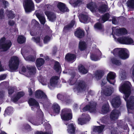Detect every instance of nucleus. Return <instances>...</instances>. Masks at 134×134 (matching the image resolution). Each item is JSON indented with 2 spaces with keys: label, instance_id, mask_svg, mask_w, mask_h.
<instances>
[{
  "label": "nucleus",
  "instance_id": "de8ad7c7",
  "mask_svg": "<svg viewBox=\"0 0 134 134\" xmlns=\"http://www.w3.org/2000/svg\"><path fill=\"white\" fill-rule=\"evenodd\" d=\"M7 16L9 18L13 19L14 17V15L11 11H7Z\"/></svg>",
  "mask_w": 134,
  "mask_h": 134
},
{
  "label": "nucleus",
  "instance_id": "bf43d9fd",
  "mask_svg": "<svg viewBox=\"0 0 134 134\" xmlns=\"http://www.w3.org/2000/svg\"><path fill=\"white\" fill-rule=\"evenodd\" d=\"M76 80L75 79H72L71 78L68 81V82L71 85H73L75 82Z\"/></svg>",
  "mask_w": 134,
  "mask_h": 134
},
{
  "label": "nucleus",
  "instance_id": "412c9836",
  "mask_svg": "<svg viewBox=\"0 0 134 134\" xmlns=\"http://www.w3.org/2000/svg\"><path fill=\"white\" fill-rule=\"evenodd\" d=\"M74 34L76 36L80 38L83 37L85 35L83 30L80 28L77 29L76 30Z\"/></svg>",
  "mask_w": 134,
  "mask_h": 134
},
{
  "label": "nucleus",
  "instance_id": "58836bf2",
  "mask_svg": "<svg viewBox=\"0 0 134 134\" xmlns=\"http://www.w3.org/2000/svg\"><path fill=\"white\" fill-rule=\"evenodd\" d=\"M79 71L83 74H85L88 72L87 70L85 69L84 66L81 65L79 66Z\"/></svg>",
  "mask_w": 134,
  "mask_h": 134
},
{
  "label": "nucleus",
  "instance_id": "2f4dec72",
  "mask_svg": "<svg viewBox=\"0 0 134 134\" xmlns=\"http://www.w3.org/2000/svg\"><path fill=\"white\" fill-rule=\"evenodd\" d=\"M114 91V89L112 87H109L106 88L104 92V94L107 96H110L113 92Z\"/></svg>",
  "mask_w": 134,
  "mask_h": 134
},
{
  "label": "nucleus",
  "instance_id": "7ed1b4c3",
  "mask_svg": "<svg viewBox=\"0 0 134 134\" xmlns=\"http://www.w3.org/2000/svg\"><path fill=\"white\" fill-rule=\"evenodd\" d=\"M61 117L64 120V123L67 125L68 123L66 121L71 119L72 118L71 110L70 109H65L62 111Z\"/></svg>",
  "mask_w": 134,
  "mask_h": 134
},
{
  "label": "nucleus",
  "instance_id": "c9c22d12",
  "mask_svg": "<svg viewBox=\"0 0 134 134\" xmlns=\"http://www.w3.org/2000/svg\"><path fill=\"white\" fill-rule=\"evenodd\" d=\"M36 15L39 20L41 23L42 24H44L45 23V19L44 16L38 13L36 14Z\"/></svg>",
  "mask_w": 134,
  "mask_h": 134
},
{
  "label": "nucleus",
  "instance_id": "4c0bfd02",
  "mask_svg": "<svg viewBox=\"0 0 134 134\" xmlns=\"http://www.w3.org/2000/svg\"><path fill=\"white\" fill-rule=\"evenodd\" d=\"M25 41V38L24 36H19L17 39L18 42L20 44H22L24 43Z\"/></svg>",
  "mask_w": 134,
  "mask_h": 134
},
{
  "label": "nucleus",
  "instance_id": "6e6d98bb",
  "mask_svg": "<svg viewBox=\"0 0 134 134\" xmlns=\"http://www.w3.org/2000/svg\"><path fill=\"white\" fill-rule=\"evenodd\" d=\"M50 39V38L48 36H46L44 38L43 40L44 43H46L49 41Z\"/></svg>",
  "mask_w": 134,
  "mask_h": 134
},
{
  "label": "nucleus",
  "instance_id": "c85d7f7f",
  "mask_svg": "<svg viewBox=\"0 0 134 134\" xmlns=\"http://www.w3.org/2000/svg\"><path fill=\"white\" fill-rule=\"evenodd\" d=\"M87 7L92 12H96L97 8L96 7V5L95 3L94 2H91L87 5Z\"/></svg>",
  "mask_w": 134,
  "mask_h": 134
},
{
  "label": "nucleus",
  "instance_id": "39448f33",
  "mask_svg": "<svg viewBox=\"0 0 134 134\" xmlns=\"http://www.w3.org/2000/svg\"><path fill=\"white\" fill-rule=\"evenodd\" d=\"M40 114V116L37 118H33L30 119L29 121L33 125L38 126L40 125L43 123V113L40 110H39Z\"/></svg>",
  "mask_w": 134,
  "mask_h": 134
},
{
  "label": "nucleus",
  "instance_id": "9d476101",
  "mask_svg": "<svg viewBox=\"0 0 134 134\" xmlns=\"http://www.w3.org/2000/svg\"><path fill=\"white\" fill-rule=\"evenodd\" d=\"M85 86L81 82H75L74 89L75 91H78L81 92L83 90H85Z\"/></svg>",
  "mask_w": 134,
  "mask_h": 134
},
{
  "label": "nucleus",
  "instance_id": "0eeeda50",
  "mask_svg": "<svg viewBox=\"0 0 134 134\" xmlns=\"http://www.w3.org/2000/svg\"><path fill=\"white\" fill-rule=\"evenodd\" d=\"M112 35L113 37L115 39L116 38L115 35L119 36L122 34H125L127 33L126 30L125 28H120L118 27H113L112 28Z\"/></svg>",
  "mask_w": 134,
  "mask_h": 134
},
{
  "label": "nucleus",
  "instance_id": "9b49d317",
  "mask_svg": "<svg viewBox=\"0 0 134 134\" xmlns=\"http://www.w3.org/2000/svg\"><path fill=\"white\" fill-rule=\"evenodd\" d=\"M58 79V77L57 76L53 77L51 78L50 83L48 85V87L50 89H53L56 85Z\"/></svg>",
  "mask_w": 134,
  "mask_h": 134
},
{
  "label": "nucleus",
  "instance_id": "79ce46f5",
  "mask_svg": "<svg viewBox=\"0 0 134 134\" xmlns=\"http://www.w3.org/2000/svg\"><path fill=\"white\" fill-rule=\"evenodd\" d=\"M13 109L12 107H8L5 110L4 115H5V114H7L8 115L10 114L13 112Z\"/></svg>",
  "mask_w": 134,
  "mask_h": 134
},
{
  "label": "nucleus",
  "instance_id": "6ab92c4d",
  "mask_svg": "<svg viewBox=\"0 0 134 134\" xmlns=\"http://www.w3.org/2000/svg\"><path fill=\"white\" fill-rule=\"evenodd\" d=\"M120 114V113L119 111L114 109L113 110L111 113L110 118L113 120H115L118 118Z\"/></svg>",
  "mask_w": 134,
  "mask_h": 134
},
{
  "label": "nucleus",
  "instance_id": "2eb2a0df",
  "mask_svg": "<svg viewBox=\"0 0 134 134\" xmlns=\"http://www.w3.org/2000/svg\"><path fill=\"white\" fill-rule=\"evenodd\" d=\"M28 102L30 105L32 107L31 108L32 110H34V108L35 109H39L40 107L38 103L35 99L31 98L29 99Z\"/></svg>",
  "mask_w": 134,
  "mask_h": 134
},
{
  "label": "nucleus",
  "instance_id": "cd10ccee",
  "mask_svg": "<svg viewBox=\"0 0 134 134\" xmlns=\"http://www.w3.org/2000/svg\"><path fill=\"white\" fill-rule=\"evenodd\" d=\"M67 128V131L69 133H74L75 130L74 125L72 124H70L68 125Z\"/></svg>",
  "mask_w": 134,
  "mask_h": 134
},
{
  "label": "nucleus",
  "instance_id": "20e7f679",
  "mask_svg": "<svg viewBox=\"0 0 134 134\" xmlns=\"http://www.w3.org/2000/svg\"><path fill=\"white\" fill-rule=\"evenodd\" d=\"M19 64V61L18 57L16 56L12 57L9 62V66L10 70L12 71L16 70Z\"/></svg>",
  "mask_w": 134,
  "mask_h": 134
},
{
  "label": "nucleus",
  "instance_id": "f257e3e1",
  "mask_svg": "<svg viewBox=\"0 0 134 134\" xmlns=\"http://www.w3.org/2000/svg\"><path fill=\"white\" fill-rule=\"evenodd\" d=\"M130 82L126 81L121 83L119 87V91L124 94V98L126 101L127 110L129 113H132L131 110L134 109V97H131L129 100H127L130 93Z\"/></svg>",
  "mask_w": 134,
  "mask_h": 134
},
{
  "label": "nucleus",
  "instance_id": "8fccbe9b",
  "mask_svg": "<svg viewBox=\"0 0 134 134\" xmlns=\"http://www.w3.org/2000/svg\"><path fill=\"white\" fill-rule=\"evenodd\" d=\"M111 60L113 64L117 65H119L121 64L119 60H116L115 58L111 59Z\"/></svg>",
  "mask_w": 134,
  "mask_h": 134
},
{
  "label": "nucleus",
  "instance_id": "4468645a",
  "mask_svg": "<svg viewBox=\"0 0 134 134\" xmlns=\"http://www.w3.org/2000/svg\"><path fill=\"white\" fill-rule=\"evenodd\" d=\"M101 55V53L100 51L97 49L95 53L91 54L90 56V58L92 60L97 61L100 59Z\"/></svg>",
  "mask_w": 134,
  "mask_h": 134
},
{
  "label": "nucleus",
  "instance_id": "c03bdc74",
  "mask_svg": "<svg viewBox=\"0 0 134 134\" xmlns=\"http://www.w3.org/2000/svg\"><path fill=\"white\" fill-rule=\"evenodd\" d=\"M32 40L37 43L40 44L42 42V40L40 39L39 36L35 37H33Z\"/></svg>",
  "mask_w": 134,
  "mask_h": 134
},
{
  "label": "nucleus",
  "instance_id": "393cba45",
  "mask_svg": "<svg viewBox=\"0 0 134 134\" xmlns=\"http://www.w3.org/2000/svg\"><path fill=\"white\" fill-rule=\"evenodd\" d=\"M57 7L59 10L62 12L68 11L67 8L65 7L64 4L63 3H58L57 5Z\"/></svg>",
  "mask_w": 134,
  "mask_h": 134
},
{
  "label": "nucleus",
  "instance_id": "4d7b16f0",
  "mask_svg": "<svg viewBox=\"0 0 134 134\" xmlns=\"http://www.w3.org/2000/svg\"><path fill=\"white\" fill-rule=\"evenodd\" d=\"M4 18V16L3 13V10L1 9L0 10V19H3Z\"/></svg>",
  "mask_w": 134,
  "mask_h": 134
},
{
  "label": "nucleus",
  "instance_id": "052dcab7",
  "mask_svg": "<svg viewBox=\"0 0 134 134\" xmlns=\"http://www.w3.org/2000/svg\"><path fill=\"white\" fill-rule=\"evenodd\" d=\"M117 19L115 17H112V22L113 24H116L117 23Z\"/></svg>",
  "mask_w": 134,
  "mask_h": 134
},
{
  "label": "nucleus",
  "instance_id": "f3484780",
  "mask_svg": "<svg viewBox=\"0 0 134 134\" xmlns=\"http://www.w3.org/2000/svg\"><path fill=\"white\" fill-rule=\"evenodd\" d=\"M21 53L26 60L32 62L35 60V56H30L27 57L26 55L28 54V52L26 51H25L23 49H22Z\"/></svg>",
  "mask_w": 134,
  "mask_h": 134
},
{
  "label": "nucleus",
  "instance_id": "a211bd4d",
  "mask_svg": "<svg viewBox=\"0 0 134 134\" xmlns=\"http://www.w3.org/2000/svg\"><path fill=\"white\" fill-rule=\"evenodd\" d=\"M79 17L80 21L84 23H88L90 21V18L86 15L81 14L79 15Z\"/></svg>",
  "mask_w": 134,
  "mask_h": 134
},
{
  "label": "nucleus",
  "instance_id": "680f3d73",
  "mask_svg": "<svg viewBox=\"0 0 134 134\" xmlns=\"http://www.w3.org/2000/svg\"><path fill=\"white\" fill-rule=\"evenodd\" d=\"M107 80V79H104L102 80V83L101 84L102 86H104L106 83Z\"/></svg>",
  "mask_w": 134,
  "mask_h": 134
},
{
  "label": "nucleus",
  "instance_id": "13d9d810",
  "mask_svg": "<svg viewBox=\"0 0 134 134\" xmlns=\"http://www.w3.org/2000/svg\"><path fill=\"white\" fill-rule=\"evenodd\" d=\"M1 2H2L3 4V5L6 7L8 5V3L6 1L4 0H0Z\"/></svg>",
  "mask_w": 134,
  "mask_h": 134
},
{
  "label": "nucleus",
  "instance_id": "423d86ee",
  "mask_svg": "<svg viewBox=\"0 0 134 134\" xmlns=\"http://www.w3.org/2000/svg\"><path fill=\"white\" fill-rule=\"evenodd\" d=\"M23 6L26 12H30L34 9V5L32 0H25Z\"/></svg>",
  "mask_w": 134,
  "mask_h": 134
},
{
  "label": "nucleus",
  "instance_id": "338daca9",
  "mask_svg": "<svg viewBox=\"0 0 134 134\" xmlns=\"http://www.w3.org/2000/svg\"><path fill=\"white\" fill-rule=\"evenodd\" d=\"M14 24V22L13 20H10L8 22V24L10 26L13 25Z\"/></svg>",
  "mask_w": 134,
  "mask_h": 134
},
{
  "label": "nucleus",
  "instance_id": "5701e85b",
  "mask_svg": "<svg viewBox=\"0 0 134 134\" xmlns=\"http://www.w3.org/2000/svg\"><path fill=\"white\" fill-rule=\"evenodd\" d=\"M35 96L38 99H43L46 98V95L42 91L37 90L35 93Z\"/></svg>",
  "mask_w": 134,
  "mask_h": 134
},
{
  "label": "nucleus",
  "instance_id": "f03ea898",
  "mask_svg": "<svg viewBox=\"0 0 134 134\" xmlns=\"http://www.w3.org/2000/svg\"><path fill=\"white\" fill-rule=\"evenodd\" d=\"M114 55L119 56L122 59H126L129 57V52L127 50L124 48H116L112 52Z\"/></svg>",
  "mask_w": 134,
  "mask_h": 134
},
{
  "label": "nucleus",
  "instance_id": "b1692460",
  "mask_svg": "<svg viewBox=\"0 0 134 134\" xmlns=\"http://www.w3.org/2000/svg\"><path fill=\"white\" fill-rule=\"evenodd\" d=\"M28 72L27 76L29 77L34 74L36 72V68L35 66H30L27 67Z\"/></svg>",
  "mask_w": 134,
  "mask_h": 134
},
{
  "label": "nucleus",
  "instance_id": "4be33fe9",
  "mask_svg": "<svg viewBox=\"0 0 134 134\" xmlns=\"http://www.w3.org/2000/svg\"><path fill=\"white\" fill-rule=\"evenodd\" d=\"M45 13L48 19L51 21H53L55 20L56 16L55 14L53 13L46 11L45 12Z\"/></svg>",
  "mask_w": 134,
  "mask_h": 134
},
{
  "label": "nucleus",
  "instance_id": "69168bd1",
  "mask_svg": "<svg viewBox=\"0 0 134 134\" xmlns=\"http://www.w3.org/2000/svg\"><path fill=\"white\" fill-rule=\"evenodd\" d=\"M4 96V93L2 92H0V101L2 100ZM1 103L0 102V103L1 104Z\"/></svg>",
  "mask_w": 134,
  "mask_h": 134
},
{
  "label": "nucleus",
  "instance_id": "f8f14e48",
  "mask_svg": "<svg viewBox=\"0 0 134 134\" xmlns=\"http://www.w3.org/2000/svg\"><path fill=\"white\" fill-rule=\"evenodd\" d=\"M115 74L113 72H110L107 75V81L110 84L114 85L115 82Z\"/></svg>",
  "mask_w": 134,
  "mask_h": 134
},
{
  "label": "nucleus",
  "instance_id": "603ef678",
  "mask_svg": "<svg viewBox=\"0 0 134 134\" xmlns=\"http://www.w3.org/2000/svg\"><path fill=\"white\" fill-rule=\"evenodd\" d=\"M94 27L95 29L100 30L102 29L103 26L100 23H97L95 24Z\"/></svg>",
  "mask_w": 134,
  "mask_h": 134
},
{
  "label": "nucleus",
  "instance_id": "f704fd0d",
  "mask_svg": "<svg viewBox=\"0 0 134 134\" xmlns=\"http://www.w3.org/2000/svg\"><path fill=\"white\" fill-rule=\"evenodd\" d=\"M52 109L55 113H58L60 110L59 106L57 103H54L52 106Z\"/></svg>",
  "mask_w": 134,
  "mask_h": 134
},
{
  "label": "nucleus",
  "instance_id": "37998d69",
  "mask_svg": "<svg viewBox=\"0 0 134 134\" xmlns=\"http://www.w3.org/2000/svg\"><path fill=\"white\" fill-rule=\"evenodd\" d=\"M75 24V21L74 20H72L70 24L64 27V29L66 30L69 29L70 28H71L74 26Z\"/></svg>",
  "mask_w": 134,
  "mask_h": 134
},
{
  "label": "nucleus",
  "instance_id": "e2e57ef3",
  "mask_svg": "<svg viewBox=\"0 0 134 134\" xmlns=\"http://www.w3.org/2000/svg\"><path fill=\"white\" fill-rule=\"evenodd\" d=\"M31 23L33 25H36L38 24V22L35 20L33 19L32 20Z\"/></svg>",
  "mask_w": 134,
  "mask_h": 134
},
{
  "label": "nucleus",
  "instance_id": "3c124183",
  "mask_svg": "<svg viewBox=\"0 0 134 134\" xmlns=\"http://www.w3.org/2000/svg\"><path fill=\"white\" fill-rule=\"evenodd\" d=\"M81 0H71L70 3H72L75 5H76L81 3Z\"/></svg>",
  "mask_w": 134,
  "mask_h": 134
},
{
  "label": "nucleus",
  "instance_id": "72a5a7b5",
  "mask_svg": "<svg viewBox=\"0 0 134 134\" xmlns=\"http://www.w3.org/2000/svg\"><path fill=\"white\" fill-rule=\"evenodd\" d=\"M54 68V69L59 73H61V68L58 62H55Z\"/></svg>",
  "mask_w": 134,
  "mask_h": 134
},
{
  "label": "nucleus",
  "instance_id": "6e6552de",
  "mask_svg": "<svg viewBox=\"0 0 134 134\" xmlns=\"http://www.w3.org/2000/svg\"><path fill=\"white\" fill-rule=\"evenodd\" d=\"M5 38L3 37L0 40V49L2 48L4 51L7 50L10 48L12 45V43L10 41L5 42Z\"/></svg>",
  "mask_w": 134,
  "mask_h": 134
},
{
  "label": "nucleus",
  "instance_id": "ddd939ff",
  "mask_svg": "<svg viewBox=\"0 0 134 134\" xmlns=\"http://www.w3.org/2000/svg\"><path fill=\"white\" fill-rule=\"evenodd\" d=\"M110 102L112 106L114 108L119 107L120 104V98L119 96L114 97L112 100H110Z\"/></svg>",
  "mask_w": 134,
  "mask_h": 134
},
{
  "label": "nucleus",
  "instance_id": "aec40b11",
  "mask_svg": "<svg viewBox=\"0 0 134 134\" xmlns=\"http://www.w3.org/2000/svg\"><path fill=\"white\" fill-rule=\"evenodd\" d=\"M76 56L73 54L68 53L65 56V59L66 61L70 62H73L75 60Z\"/></svg>",
  "mask_w": 134,
  "mask_h": 134
},
{
  "label": "nucleus",
  "instance_id": "7c9ffc66",
  "mask_svg": "<svg viewBox=\"0 0 134 134\" xmlns=\"http://www.w3.org/2000/svg\"><path fill=\"white\" fill-rule=\"evenodd\" d=\"M44 60L42 58L37 59L36 61V66L39 70L41 69L40 67L44 63Z\"/></svg>",
  "mask_w": 134,
  "mask_h": 134
},
{
  "label": "nucleus",
  "instance_id": "473e14b6",
  "mask_svg": "<svg viewBox=\"0 0 134 134\" xmlns=\"http://www.w3.org/2000/svg\"><path fill=\"white\" fill-rule=\"evenodd\" d=\"M86 48V45L85 43L83 41H81L79 43V48L81 51L85 50Z\"/></svg>",
  "mask_w": 134,
  "mask_h": 134
},
{
  "label": "nucleus",
  "instance_id": "774afa93",
  "mask_svg": "<svg viewBox=\"0 0 134 134\" xmlns=\"http://www.w3.org/2000/svg\"><path fill=\"white\" fill-rule=\"evenodd\" d=\"M57 97L59 99L62 100L63 99L62 98L63 97V96L61 94H58L57 95Z\"/></svg>",
  "mask_w": 134,
  "mask_h": 134
},
{
  "label": "nucleus",
  "instance_id": "bb28decb",
  "mask_svg": "<svg viewBox=\"0 0 134 134\" xmlns=\"http://www.w3.org/2000/svg\"><path fill=\"white\" fill-rule=\"evenodd\" d=\"M90 119V118L88 115H86L85 117L83 119L79 118L78 119V124L82 125L85 123L86 122V121H88Z\"/></svg>",
  "mask_w": 134,
  "mask_h": 134
},
{
  "label": "nucleus",
  "instance_id": "a878e982",
  "mask_svg": "<svg viewBox=\"0 0 134 134\" xmlns=\"http://www.w3.org/2000/svg\"><path fill=\"white\" fill-rule=\"evenodd\" d=\"M24 95L23 92H18L16 96L13 97L11 99L14 102H16L19 100L20 98L23 96Z\"/></svg>",
  "mask_w": 134,
  "mask_h": 134
},
{
  "label": "nucleus",
  "instance_id": "ea45409f",
  "mask_svg": "<svg viewBox=\"0 0 134 134\" xmlns=\"http://www.w3.org/2000/svg\"><path fill=\"white\" fill-rule=\"evenodd\" d=\"M104 128V126L103 125H102L101 126H96L95 127L94 130L96 132H97L99 133H100L103 131Z\"/></svg>",
  "mask_w": 134,
  "mask_h": 134
},
{
  "label": "nucleus",
  "instance_id": "0e129e2a",
  "mask_svg": "<svg viewBox=\"0 0 134 134\" xmlns=\"http://www.w3.org/2000/svg\"><path fill=\"white\" fill-rule=\"evenodd\" d=\"M6 77V75H5L3 74L1 75L0 76V81L4 79Z\"/></svg>",
  "mask_w": 134,
  "mask_h": 134
},
{
  "label": "nucleus",
  "instance_id": "5fc2aeb1",
  "mask_svg": "<svg viewBox=\"0 0 134 134\" xmlns=\"http://www.w3.org/2000/svg\"><path fill=\"white\" fill-rule=\"evenodd\" d=\"M15 91V89L14 87H10L8 90L9 95L10 96Z\"/></svg>",
  "mask_w": 134,
  "mask_h": 134
},
{
  "label": "nucleus",
  "instance_id": "864d4df0",
  "mask_svg": "<svg viewBox=\"0 0 134 134\" xmlns=\"http://www.w3.org/2000/svg\"><path fill=\"white\" fill-rule=\"evenodd\" d=\"M104 75L103 72L99 71L96 74V76L98 79H100Z\"/></svg>",
  "mask_w": 134,
  "mask_h": 134
},
{
  "label": "nucleus",
  "instance_id": "c756f323",
  "mask_svg": "<svg viewBox=\"0 0 134 134\" xmlns=\"http://www.w3.org/2000/svg\"><path fill=\"white\" fill-rule=\"evenodd\" d=\"M109 111V105L107 102L104 104L102 108L101 111L102 113L105 114Z\"/></svg>",
  "mask_w": 134,
  "mask_h": 134
},
{
  "label": "nucleus",
  "instance_id": "a18cd8bd",
  "mask_svg": "<svg viewBox=\"0 0 134 134\" xmlns=\"http://www.w3.org/2000/svg\"><path fill=\"white\" fill-rule=\"evenodd\" d=\"M110 17V15L108 13H107L104 15L102 18V23H104L108 20Z\"/></svg>",
  "mask_w": 134,
  "mask_h": 134
},
{
  "label": "nucleus",
  "instance_id": "e433bc0d",
  "mask_svg": "<svg viewBox=\"0 0 134 134\" xmlns=\"http://www.w3.org/2000/svg\"><path fill=\"white\" fill-rule=\"evenodd\" d=\"M107 6L105 4H103L98 9V10L101 13L105 12L107 10Z\"/></svg>",
  "mask_w": 134,
  "mask_h": 134
},
{
  "label": "nucleus",
  "instance_id": "a19ab883",
  "mask_svg": "<svg viewBox=\"0 0 134 134\" xmlns=\"http://www.w3.org/2000/svg\"><path fill=\"white\" fill-rule=\"evenodd\" d=\"M128 7L130 8H134V0H129L127 2Z\"/></svg>",
  "mask_w": 134,
  "mask_h": 134
},
{
  "label": "nucleus",
  "instance_id": "09e8293b",
  "mask_svg": "<svg viewBox=\"0 0 134 134\" xmlns=\"http://www.w3.org/2000/svg\"><path fill=\"white\" fill-rule=\"evenodd\" d=\"M52 131L50 129H49L48 131H47L46 132H37L36 134H52Z\"/></svg>",
  "mask_w": 134,
  "mask_h": 134
},
{
  "label": "nucleus",
  "instance_id": "49530a36",
  "mask_svg": "<svg viewBox=\"0 0 134 134\" xmlns=\"http://www.w3.org/2000/svg\"><path fill=\"white\" fill-rule=\"evenodd\" d=\"M40 81L43 85H46L47 83V80L44 77H42L41 78H39Z\"/></svg>",
  "mask_w": 134,
  "mask_h": 134
},
{
  "label": "nucleus",
  "instance_id": "1a4fd4ad",
  "mask_svg": "<svg viewBox=\"0 0 134 134\" xmlns=\"http://www.w3.org/2000/svg\"><path fill=\"white\" fill-rule=\"evenodd\" d=\"M117 40L121 43L134 45V41L129 37H120L118 38Z\"/></svg>",
  "mask_w": 134,
  "mask_h": 134
},
{
  "label": "nucleus",
  "instance_id": "dca6fc26",
  "mask_svg": "<svg viewBox=\"0 0 134 134\" xmlns=\"http://www.w3.org/2000/svg\"><path fill=\"white\" fill-rule=\"evenodd\" d=\"M96 103L91 104L90 105H87L83 109V111H85L89 110L90 112H95L96 110Z\"/></svg>",
  "mask_w": 134,
  "mask_h": 134
}]
</instances>
